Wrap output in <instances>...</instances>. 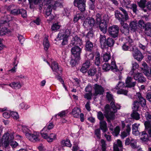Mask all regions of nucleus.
I'll return each instance as SVG.
<instances>
[{"label":"nucleus","instance_id":"nucleus-1","mask_svg":"<svg viewBox=\"0 0 151 151\" xmlns=\"http://www.w3.org/2000/svg\"><path fill=\"white\" fill-rule=\"evenodd\" d=\"M111 108L109 109V105L107 104L105 107V112L107 114L109 118L111 119H114V113L116 112L117 109H119L120 108V106L117 104H115L113 101L110 103Z\"/></svg>","mask_w":151,"mask_h":151},{"label":"nucleus","instance_id":"nucleus-2","mask_svg":"<svg viewBox=\"0 0 151 151\" xmlns=\"http://www.w3.org/2000/svg\"><path fill=\"white\" fill-rule=\"evenodd\" d=\"M131 124H126L124 121L121 122V127L123 131L121 132V137L122 139H124L130 134L131 130Z\"/></svg>","mask_w":151,"mask_h":151},{"label":"nucleus","instance_id":"nucleus-3","mask_svg":"<svg viewBox=\"0 0 151 151\" xmlns=\"http://www.w3.org/2000/svg\"><path fill=\"white\" fill-rule=\"evenodd\" d=\"M46 128H43L40 132V133L42 137L46 139L48 142H51L56 139V135L55 134L52 133L49 135L48 134V132H46L47 131Z\"/></svg>","mask_w":151,"mask_h":151},{"label":"nucleus","instance_id":"nucleus-4","mask_svg":"<svg viewBox=\"0 0 151 151\" xmlns=\"http://www.w3.org/2000/svg\"><path fill=\"white\" fill-rule=\"evenodd\" d=\"M145 117L147 121L144 123L145 129L147 132L150 137H151V114L148 112L145 113Z\"/></svg>","mask_w":151,"mask_h":151},{"label":"nucleus","instance_id":"nucleus-5","mask_svg":"<svg viewBox=\"0 0 151 151\" xmlns=\"http://www.w3.org/2000/svg\"><path fill=\"white\" fill-rule=\"evenodd\" d=\"M86 2V0H75L73 2L74 6L81 12L84 11L85 10Z\"/></svg>","mask_w":151,"mask_h":151},{"label":"nucleus","instance_id":"nucleus-6","mask_svg":"<svg viewBox=\"0 0 151 151\" xmlns=\"http://www.w3.org/2000/svg\"><path fill=\"white\" fill-rule=\"evenodd\" d=\"M119 32V28L117 25H113L110 27L108 29V32L113 37L115 38L118 37Z\"/></svg>","mask_w":151,"mask_h":151},{"label":"nucleus","instance_id":"nucleus-7","mask_svg":"<svg viewBox=\"0 0 151 151\" xmlns=\"http://www.w3.org/2000/svg\"><path fill=\"white\" fill-rule=\"evenodd\" d=\"M93 88L94 91L93 95L94 96L103 95L104 91V88L97 84H94L93 85Z\"/></svg>","mask_w":151,"mask_h":151},{"label":"nucleus","instance_id":"nucleus-8","mask_svg":"<svg viewBox=\"0 0 151 151\" xmlns=\"http://www.w3.org/2000/svg\"><path fill=\"white\" fill-rule=\"evenodd\" d=\"M26 137L29 140L33 142H35L39 141V133L38 132H35L33 134L29 133H26Z\"/></svg>","mask_w":151,"mask_h":151},{"label":"nucleus","instance_id":"nucleus-9","mask_svg":"<svg viewBox=\"0 0 151 151\" xmlns=\"http://www.w3.org/2000/svg\"><path fill=\"white\" fill-rule=\"evenodd\" d=\"M81 49L78 46H75L72 48L71 52L73 57L77 60H80V55Z\"/></svg>","mask_w":151,"mask_h":151},{"label":"nucleus","instance_id":"nucleus-10","mask_svg":"<svg viewBox=\"0 0 151 151\" xmlns=\"http://www.w3.org/2000/svg\"><path fill=\"white\" fill-rule=\"evenodd\" d=\"M137 140L131 137H128L126 139L125 144L126 145H130L132 148L134 149L138 148L137 144Z\"/></svg>","mask_w":151,"mask_h":151},{"label":"nucleus","instance_id":"nucleus-11","mask_svg":"<svg viewBox=\"0 0 151 151\" xmlns=\"http://www.w3.org/2000/svg\"><path fill=\"white\" fill-rule=\"evenodd\" d=\"M132 51L134 58L138 61H141L143 58V56L140 52L136 47L132 48Z\"/></svg>","mask_w":151,"mask_h":151},{"label":"nucleus","instance_id":"nucleus-12","mask_svg":"<svg viewBox=\"0 0 151 151\" xmlns=\"http://www.w3.org/2000/svg\"><path fill=\"white\" fill-rule=\"evenodd\" d=\"M96 22L92 17H88L84 21L83 25L86 28H90L94 25Z\"/></svg>","mask_w":151,"mask_h":151},{"label":"nucleus","instance_id":"nucleus-13","mask_svg":"<svg viewBox=\"0 0 151 151\" xmlns=\"http://www.w3.org/2000/svg\"><path fill=\"white\" fill-rule=\"evenodd\" d=\"M50 67L53 71H55L58 74H60L61 73L62 69L61 67L58 65L57 63L56 62L54 61L52 62Z\"/></svg>","mask_w":151,"mask_h":151},{"label":"nucleus","instance_id":"nucleus-14","mask_svg":"<svg viewBox=\"0 0 151 151\" xmlns=\"http://www.w3.org/2000/svg\"><path fill=\"white\" fill-rule=\"evenodd\" d=\"M134 79L139 82L143 83L146 81L145 78L142 76L141 73H137L132 74Z\"/></svg>","mask_w":151,"mask_h":151},{"label":"nucleus","instance_id":"nucleus-15","mask_svg":"<svg viewBox=\"0 0 151 151\" xmlns=\"http://www.w3.org/2000/svg\"><path fill=\"white\" fill-rule=\"evenodd\" d=\"M99 28L101 31L104 33H106L107 31V24L105 20H102L101 22L98 23Z\"/></svg>","mask_w":151,"mask_h":151},{"label":"nucleus","instance_id":"nucleus-16","mask_svg":"<svg viewBox=\"0 0 151 151\" xmlns=\"http://www.w3.org/2000/svg\"><path fill=\"white\" fill-rule=\"evenodd\" d=\"M129 26L131 31L132 32H135L138 29L137 23V21H133L131 22Z\"/></svg>","mask_w":151,"mask_h":151},{"label":"nucleus","instance_id":"nucleus-17","mask_svg":"<svg viewBox=\"0 0 151 151\" xmlns=\"http://www.w3.org/2000/svg\"><path fill=\"white\" fill-rule=\"evenodd\" d=\"M8 85L15 89H19L22 87L21 84L19 81H13Z\"/></svg>","mask_w":151,"mask_h":151},{"label":"nucleus","instance_id":"nucleus-18","mask_svg":"<svg viewBox=\"0 0 151 151\" xmlns=\"http://www.w3.org/2000/svg\"><path fill=\"white\" fill-rule=\"evenodd\" d=\"M132 78L130 77H128L125 81L126 86L131 87L134 86L136 84L135 82H132Z\"/></svg>","mask_w":151,"mask_h":151},{"label":"nucleus","instance_id":"nucleus-19","mask_svg":"<svg viewBox=\"0 0 151 151\" xmlns=\"http://www.w3.org/2000/svg\"><path fill=\"white\" fill-rule=\"evenodd\" d=\"M136 98L139 99V102L140 104L142 106H145L146 104V100L145 99L141 96V94L139 93H136L135 95Z\"/></svg>","mask_w":151,"mask_h":151},{"label":"nucleus","instance_id":"nucleus-20","mask_svg":"<svg viewBox=\"0 0 151 151\" xmlns=\"http://www.w3.org/2000/svg\"><path fill=\"white\" fill-rule=\"evenodd\" d=\"M126 45L129 46L130 49V50L132 51V48L136 47L135 46H132L133 41L129 37H128L126 38L125 42L124 43Z\"/></svg>","mask_w":151,"mask_h":151},{"label":"nucleus","instance_id":"nucleus-21","mask_svg":"<svg viewBox=\"0 0 151 151\" xmlns=\"http://www.w3.org/2000/svg\"><path fill=\"white\" fill-rule=\"evenodd\" d=\"M72 43L73 45H77L81 46L83 44L82 41L77 36L73 37L72 40Z\"/></svg>","mask_w":151,"mask_h":151},{"label":"nucleus","instance_id":"nucleus-22","mask_svg":"<svg viewBox=\"0 0 151 151\" xmlns=\"http://www.w3.org/2000/svg\"><path fill=\"white\" fill-rule=\"evenodd\" d=\"M52 7L50 5L48 6L46 12V17H49V20L50 21L52 20L54 18L53 16L51 14L52 10Z\"/></svg>","mask_w":151,"mask_h":151},{"label":"nucleus","instance_id":"nucleus-23","mask_svg":"<svg viewBox=\"0 0 151 151\" xmlns=\"http://www.w3.org/2000/svg\"><path fill=\"white\" fill-rule=\"evenodd\" d=\"M115 15L116 18L118 19L120 22L125 19L124 15L122 14L118 10H116L115 12Z\"/></svg>","mask_w":151,"mask_h":151},{"label":"nucleus","instance_id":"nucleus-24","mask_svg":"<svg viewBox=\"0 0 151 151\" xmlns=\"http://www.w3.org/2000/svg\"><path fill=\"white\" fill-rule=\"evenodd\" d=\"M140 125L139 124L134 123L132 125V133L135 135H138L139 134L138 128Z\"/></svg>","mask_w":151,"mask_h":151},{"label":"nucleus","instance_id":"nucleus-25","mask_svg":"<svg viewBox=\"0 0 151 151\" xmlns=\"http://www.w3.org/2000/svg\"><path fill=\"white\" fill-rule=\"evenodd\" d=\"M100 128L103 132H105L108 130L107 124L105 121H100L99 122Z\"/></svg>","mask_w":151,"mask_h":151},{"label":"nucleus","instance_id":"nucleus-26","mask_svg":"<svg viewBox=\"0 0 151 151\" xmlns=\"http://www.w3.org/2000/svg\"><path fill=\"white\" fill-rule=\"evenodd\" d=\"M145 32L147 36L151 37V23H147L146 27L145 29Z\"/></svg>","mask_w":151,"mask_h":151},{"label":"nucleus","instance_id":"nucleus-27","mask_svg":"<svg viewBox=\"0 0 151 151\" xmlns=\"http://www.w3.org/2000/svg\"><path fill=\"white\" fill-rule=\"evenodd\" d=\"M80 109L78 107H75L73 110L71 114L74 117L78 118L81 113Z\"/></svg>","mask_w":151,"mask_h":151},{"label":"nucleus","instance_id":"nucleus-28","mask_svg":"<svg viewBox=\"0 0 151 151\" xmlns=\"http://www.w3.org/2000/svg\"><path fill=\"white\" fill-rule=\"evenodd\" d=\"M14 7V6L13 5H11L8 7V9L10 10L11 13L14 15H17L19 14V9H12Z\"/></svg>","mask_w":151,"mask_h":151},{"label":"nucleus","instance_id":"nucleus-29","mask_svg":"<svg viewBox=\"0 0 151 151\" xmlns=\"http://www.w3.org/2000/svg\"><path fill=\"white\" fill-rule=\"evenodd\" d=\"M132 68L130 73L131 75L136 73V70L139 68V65L138 63L134 62H132Z\"/></svg>","mask_w":151,"mask_h":151},{"label":"nucleus","instance_id":"nucleus-30","mask_svg":"<svg viewBox=\"0 0 151 151\" xmlns=\"http://www.w3.org/2000/svg\"><path fill=\"white\" fill-rule=\"evenodd\" d=\"M106 38L104 35H101L100 37V42L101 47L104 49L106 46Z\"/></svg>","mask_w":151,"mask_h":151},{"label":"nucleus","instance_id":"nucleus-31","mask_svg":"<svg viewBox=\"0 0 151 151\" xmlns=\"http://www.w3.org/2000/svg\"><path fill=\"white\" fill-rule=\"evenodd\" d=\"M122 146H123L121 141L119 139H118L116 144H114V151H119L118 147L120 148H122Z\"/></svg>","mask_w":151,"mask_h":151},{"label":"nucleus","instance_id":"nucleus-32","mask_svg":"<svg viewBox=\"0 0 151 151\" xmlns=\"http://www.w3.org/2000/svg\"><path fill=\"white\" fill-rule=\"evenodd\" d=\"M43 44L44 50L47 51L48 50L50 46V43L47 38H45L44 39Z\"/></svg>","mask_w":151,"mask_h":151},{"label":"nucleus","instance_id":"nucleus-33","mask_svg":"<svg viewBox=\"0 0 151 151\" xmlns=\"http://www.w3.org/2000/svg\"><path fill=\"white\" fill-rule=\"evenodd\" d=\"M137 23L138 27L141 29H145L146 27L147 23H145L142 19L139 20Z\"/></svg>","mask_w":151,"mask_h":151},{"label":"nucleus","instance_id":"nucleus-34","mask_svg":"<svg viewBox=\"0 0 151 151\" xmlns=\"http://www.w3.org/2000/svg\"><path fill=\"white\" fill-rule=\"evenodd\" d=\"M103 59L105 62H108L111 58L110 54L109 52L106 53L102 56Z\"/></svg>","mask_w":151,"mask_h":151},{"label":"nucleus","instance_id":"nucleus-35","mask_svg":"<svg viewBox=\"0 0 151 151\" xmlns=\"http://www.w3.org/2000/svg\"><path fill=\"white\" fill-rule=\"evenodd\" d=\"M61 144L62 146H67L70 147L71 144L69 140L68 139L63 140H62L61 142Z\"/></svg>","mask_w":151,"mask_h":151},{"label":"nucleus","instance_id":"nucleus-36","mask_svg":"<svg viewBox=\"0 0 151 151\" xmlns=\"http://www.w3.org/2000/svg\"><path fill=\"white\" fill-rule=\"evenodd\" d=\"M141 139L143 141L146 142L147 141L148 139V136L145 132H142L141 135Z\"/></svg>","mask_w":151,"mask_h":151},{"label":"nucleus","instance_id":"nucleus-37","mask_svg":"<svg viewBox=\"0 0 151 151\" xmlns=\"http://www.w3.org/2000/svg\"><path fill=\"white\" fill-rule=\"evenodd\" d=\"M131 116L132 119L136 120H138L140 118L139 114L136 111H133V113L131 114Z\"/></svg>","mask_w":151,"mask_h":151},{"label":"nucleus","instance_id":"nucleus-38","mask_svg":"<svg viewBox=\"0 0 151 151\" xmlns=\"http://www.w3.org/2000/svg\"><path fill=\"white\" fill-rule=\"evenodd\" d=\"M12 32V31L9 29H8L4 27L2 28L0 31V34L3 35L9 34V33Z\"/></svg>","mask_w":151,"mask_h":151},{"label":"nucleus","instance_id":"nucleus-39","mask_svg":"<svg viewBox=\"0 0 151 151\" xmlns=\"http://www.w3.org/2000/svg\"><path fill=\"white\" fill-rule=\"evenodd\" d=\"M50 5L52 7V8L54 10H55L58 7L61 8L62 7V4L58 1H55L53 5H51V4Z\"/></svg>","mask_w":151,"mask_h":151},{"label":"nucleus","instance_id":"nucleus-40","mask_svg":"<svg viewBox=\"0 0 151 151\" xmlns=\"http://www.w3.org/2000/svg\"><path fill=\"white\" fill-rule=\"evenodd\" d=\"M96 72V70L95 68H91L88 71V74L89 76H94Z\"/></svg>","mask_w":151,"mask_h":151},{"label":"nucleus","instance_id":"nucleus-41","mask_svg":"<svg viewBox=\"0 0 151 151\" xmlns=\"http://www.w3.org/2000/svg\"><path fill=\"white\" fill-rule=\"evenodd\" d=\"M111 70L113 71H116L117 70V67L114 60H112L111 63V66H110Z\"/></svg>","mask_w":151,"mask_h":151},{"label":"nucleus","instance_id":"nucleus-42","mask_svg":"<svg viewBox=\"0 0 151 151\" xmlns=\"http://www.w3.org/2000/svg\"><path fill=\"white\" fill-rule=\"evenodd\" d=\"M124 82L119 81L115 87V89L117 90L121 88H123L124 87Z\"/></svg>","mask_w":151,"mask_h":151},{"label":"nucleus","instance_id":"nucleus-43","mask_svg":"<svg viewBox=\"0 0 151 151\" xmlns=\"http://www.w3.org/2000/svg\"><path fill=\"white\" fill-rule=\"evenodd\" d=\"M120 127L119 126H117L114 129L112 132V134L114 135L117 136L118 134H119L120 133Z\"/></svg>","mask_w":151,"mask_h":151},{"label":"nucleus","instance_id":"nucleus-44","mask_svg":"<svg viewBox=\"0 0 151 151\" xmlns=\"http://www.w3.org/2000/svg\"><path fill=\"white\" fill-rule=\"evenodd\" d=\"M139 107V102L137 101H134L133 104V106L132 107L133 111H137Z\"/></svg>","mask_w":151,"mask_h":151},{"label":"nucleus","instance_id":"nucleus-45","mask_svg":"<svg viewBox=\"0 0 151 151\" xmlns=\"http://www.w3.org/2000/svg\"><path fill=\"white\" fill-rule=\"evenodd\" d=\"M121 88L117 90V93L118 94H124L125 95H126L128 92V91L124 89Z\"/></svg>","mask_w":151,"mask_h":151},{"label":"nucleus","instance_id":"nucleus-46","mask_svg":"<svg viewBox=\"0 0 151 151\" xmlns=\"http://www.w3.org/2000/svg\"><path fill=\"white\" fill-rule=\"evenodd\" d=\"M19 107L21 109L27 110L29 108L30 106L26 104L22 103L20 104Z\"/></svg>","mask_w":151,"mask_h":151},{"label":"nucleus","instance_id":"nucleus-47","mask_svg":"<svg viewBox=\"0 0 151 151\" xmlns=\"http://www.w3.org/2000/svg\"><path fill=\"white\" fill-rule=\"evenodd\" d=\"M111 68L109 64L105 63L102 66V69L105 71H108Z\"/></svg>","mask_w":151,"mask_h":151},{"label":"nucleus","instance_id":"nucleus-48","mask_svg":"<svg viewBox=\"0 0 151 151\" xmlns=\"http://www.w3.org/2000/svg\"><path fill=\"white\" fill-rule=\"evenodd\" d=\"M60 27L58 23H55L52 25L51 29L52 30L57 31L60 29Z\"/></svg>","mask_w":151,"mask_h":151},{"label":"nucleus","instance_id":"nucleus-49","mask_svg":"<svg viewBox=\"0 0 151 151\" xmlns=\"http://www.w3.org/2000/svg\"><path fill=\"white\" fill-rule=\"evenodd\" d=\"M106 42L107 45L108 46L110 47L114 45V41L112 38H109L107 39Z\"/></svg>","mask_w":151,"mask_h":151},{"label":"nucleus","instance_id":"nucleus-50","mask_svg":"<svg viewBox=\"0 0 151 151\" xmlns=\"http://www.w3.org/2000/svg\"><path fill=\"white\" fill-rule=\"evenodd\" d=\"M119 9L122 12L124 15L125 21L129 19V16L127 11L122 7H119Z\"/></svg>","mask_w":151,"mask_h":151},{"label":"nucleus","instance_id":"nucleus-51","mask_svg":"<svg viewBox=\"0 0 151 151\" xmlns=\"http://www.w3.org/2000/svg\"><path fill=\"white\" fill-rule=\"evenodd\" d=\"M146 1L145 0H141L138 3L139 6L142 8H144L146 6Z\"/></svg>","mask_w":151,"mask_h":151},{"label":"nucleus","instance_id":"nucleus-52","mask_svg":"<svg viewBox=\"0 0 151 151\" xmlns=\"http://www.w3.org/2000/svg\"><path fill=\"white\" fill-rule=\"evenodd\" d=\"M95 64L99 66L100 64V55L99 53L95 57Z\"/></svg>","mask_w":151,"mask_h":151},{"label":"nucleus","instance_id":"nucleus-53","mask_svg":"<svg viewBox=\"0 0 151 151\" xmlns=\"http://www.w3.org/2000/svg\"><path fill=\"white\" fill-rule=\"evenodd\" d=\"M10 114L11 116L14 119H17L19 118L18 113L17 112L14 111L11 112Z\"/></svg>","mask_w":151,"mask_h":151},{"label":"nucleus","instance_id":"nucleus-54","mask_svg":"<svg viewBox=\"0 0 151 151\" xmlns=\"http://www.w3.org/2000/svg\"><path fill=\"white\" fill-rule=\"evenodd\" d=\"M79 60H77L73 57H72V59L70 61V64L72 66H75L77 63V61Z\"/></svg>","mask_w":151,"mask_h":151},{"label":"nucleus","instance_id":"nucleus-55","mask_svg":"<svg viewBox=\"0 0 151 151\" xmlns=\"http://www.w3.org/2000/svg\"><path fill=\"white\" fill-rule=\"evenodd\" d=\"M93 46L92 43L89 41L86 42V48L88 50H91Z\"/></svg>","mask_w":151,"mask_h":151},{"label":"nucleus","instance_id":"nucleus-56","mask_svg":"<svg viewBox=\"0 0 151 151\" xmlns=\"http://www.w3.org/2000/svg\"><path fill=\"white\" fill-rule=\"evenodd\" d=\"M96 23L98 24V23L100 22L102 20H104L101 19V15L99 13H98L96 15Z\"/></svg>","mask_w":151,"mask_h":151},{"label":"nucleus","instance_id":"nucleus-57","mask_svg":"<svg viewBox=\"0 0 151 151\" xmlns=\"http://www.w3.org/2000/svg\"><path fill=\"white\" fill-rule=\"evenodd\" d=\"M54 126L53 124L51 122L49 123L47 127H45L44 128H46L47 131L46 132H49L50 130L52 129L53 127Z\"/></svg>","mask_w":151,"mask_h":151},{"label":"nucleus","instance_id":"nucleus-58","mask_svg":"<svg viewBox=\"0 0 151 151\" xmlns=\"http://www.w3.org/2000/svg\"><path fill=\"white\" fill-rule=\"evenodd\" d=\"M97 117L100 121H103V120L104 118L103 114L101 111H99L97 112Z\"/></svg>","mask_w":151,"mask_h":151},{"label":"nucleus","instance_id":"nucleus-59","mask_svg":"<svg viewBox=\"0 0 151 151\" xmlns=\"http://www.w3.org/2000/svg\"><path fill=\"white\" fill-rule=\"evenodd\" d=\"M125 20H124L120 22L122 27V28L121 29H129L128 24L126 23H124V21Z\"/></svg>","mask_w":151,"mask_h":151},{"label":"nucleus","instance_id":"nucleus-60","mask_svg":"<svg viewBox=\"0 0 151 151\" xmlns=\"http://www.w3.org/2000/svg\"><path fill=\"white\" fill-rule=\"evenodd\" d=\"M129 8L130 9L132 10L133 11L134 13H136L137 11V5L135 4H131V7H129Z\"/></svg>","mask_w":151,"mask_h":151},{"label":"nucleus","instance_id":"nucleus-61","mask_svg":"<svg viewBox=\"0 0 151 151\" xmlns=\"http://www.w3.org/2000/svg\"><path fill=\"white\" fill-rule=\"evenodd\" d=\"M65 37V34H62L61 33H59L58 35V37L56 39L57 40H63L64 39V37Z\"/></svg>","mask_w":151,"mask_h":151},{"label":"nucleus","instance_id":"nucleus-62","mask_svg":"<svg viewBox=\"0 0 151 151\" xmlns=\"http://www.w3.org/2000/svg\"><path fill=\"white\" fill-rule=\"evenodd\" d=\"M20 14H21L23 17H25L27 16V12L26 10L23 9H19Z\"/></svg>","mask_w":151,"mask_h":151},{"label":"nucleus","instance_id":"nucleus-63","mask_svg":"<svg viewBox=\"0 0 151 151\" xmlns=\"http://www.w3.org/2000/svg\"><path fill=\"white\" fill-rule=\"evenodd\" d=\"M101 144L102 147V151H106V143L105 141L103 139H102L101 141Z\"/></svg>","mask_w":151,"mask_h":151},{"label":"nucleus","instance_id":"nucleus-64","mask_svg":"<svg viewBox=\"0 0 151 151\" xmlns=\"http://www.w3.org/2000/svg\"><path fill=\"white\" fill-rule=\"evenodd\" d=\"M101 144L102 147V151H106V143L105 141L103 139H102L101 141Z\"/></svg>","mask_w":151,"mask_h":151}]
</instances>
